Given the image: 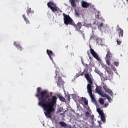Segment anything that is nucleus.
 <instances>
[{
    "label": "nucleus",
    "instance_id": "f257e3e1",
    "mask_svg": "<svg viewBox=\"0 0 128 128\" xmlns=\"http://www.w3.org/2000/svg\"><path fill=\"white\" fill-rule=\"evenodd\" d=\"M42 88L38 87L37 88V94H36V96L38 98L39 100L38 106L43 108L44 112V114L48 118H52V112H56L54 106H56V102L58 100V98L55 96H52V92H50V93L48 91L44 90L42 92ZM50 96L52 98H50Z\"/></svg>",
    "mask_w": 128,
    "mask_h": 128
},
{
    "label": "nucleus",
    "instance_id": "f03ea898",
    "mask_svg": "<svg viewBox=\"0 0 128 128\" xmlns=\"http://www.w3.org/2000/svg\"><path fill=\"white\" fill-rule=\"evenodd\" d=\"M62 16H64V24H66V26H68V24H70L71 26H72L74 24V20L72 19L70 16L64 13L62 14Z\"/></svg>",
    "mask_w": 128,
    "mask_h": 128
},
{
    "label": "nucleus",
    "instance_id": "7ed1b4c3",
    "mask_svg": "<svg viewBox=\"0 0 128 128\" xmlns=\"http://www.w3.org/2000/svg\"><path fill=\"white\" fill-rule=\"evenodd\" d=\"M55 74L56 75L54 76V78L56 79H57V80H56L57 86H58L59 88H62V77L60 76L58 70H56L55 72Z\"/></svg>",
    "mask_w": 128,
    "mask_h": 128
},
{
    "label": "nucleus",
    "instance_id": "20e7f679",
    "mask_svg": "<svg viewBox=\"0 0 128 128\" xmlns=\"http://www.w3.org/2000/svg\"><path fill=\"white\" fill-rule=\"evenodd\" d=\"M107 54H106V62L108 66H110V58H112V54L110 52V49H107Z\"/></svg>",
    "mask_w": 128,
    "mask_h": 128
},
{
    "label": "nucleus",
    "instance_id": "39448f33",
    "mask_svg": "<svg viewBox=\"0 0 128 128\" xmlns=\"http://www.w3.org/2000/svg\"><path fill=\"white\" fill-rule=\"evenodd\" d=\"M47 6L48 8L51 9V10L52 12H58V6H56V4L52 2H50L47 4Z\"/></svg>",
    "mask_w": 128,
    "mask_h": 128
},
{
    "label": "nucleus",
    "instance_id": "423d86ee",
    "mask_svg": "<svg viewBox=\"0 0 128 128\" xmlns=\"http://www.w3.org/2000/svg\"><path fill=\"white\" fill-rule=\"evenodd\" d=\"M84 78H86V80L89 82V84H88L87 88H91L92 84V78L90 76V74H84Z\"/></svg>",
    "mask_w": 128,
    "mask_h": 128
},
{
    "label": "nucleus",
    "instance_id": "0eeeda50",
    "mask_svg": "<svg viewBox=\"0 0 128 128\" xmlns=\"http://www.w3.org/2000/svg\"><path fill=\"white\" fill-rule=\"evenodd\" d=\"M87 90L90 96L92 102H95V104H96V98H94V94H92V88H88Z\"/></svg>",
    "mask_w": 128,
    "mask_h": 128
},
{
    "label": "nucleus",
    "instance_id": "6e6552de",
    "mask_svg": "<svg viewBox=\"0 0 128 128\" xmlns=\"http://www.w3.org/2000/svg\"><path fill=\"white\" fill-rule=\"evenodd\" d=\"M90 54H92V56L94 58L97 60L100 61L102 60L100 59V58L98 56V54L96 53V52H94V50L92 49V48H90Z\"/></svg>",
    "mask_w": 128,
    "mask_h": 128
},
{
    "label": "nucleus",
    "instance_id": "1a4fd4ad",
    "mask_svg": "<svg viewBox=\"0 0 128 128\" xmlns=\"http://www.w3.org/2000/svg\"><path fill=\"white\" fill-rule=\"evenodd\" d=\"M72 26L75 28L76 30H77L78 32H82V30H80V28H82V22H78L77 24H76L74 22Z\"/></svg>",
    "mask_w": 128,
    "mask_h": 128
},
{
    "label": "nucleus",
    "instance_id": "9d476101",
    "mask_svg": "<svg viewBox=\"0 0 128 128\" xmlns=\"http://www.w3.org/2000/svg\"><path fill=\"white\" fill-rule=\"evenodd\" d=\"M46 52H47L50 60H52V62H53L52 58H54V56H56V54H54V52H52V51L51 50H47Z\"/></svg>",
    "mask_w": 128,
    "mask_h": 128
},
{
    "label": "nucleus",
    "instance_id": "9b49d317",
    "mask_svg": "<svg viewBox=\"0 0 128 128\" xmlns=\"http://www.w3.org/2000/svg\"><path fill=\"white\" fill-rule=\"evenodd\" d=\"M103 88H104V90L106 92H108V94H110V96H114V92H112V90H110L108 88V86H106V85H104Z\"/></svg>",
    "mask_w": 128,
    "mask_h": 128
},
{
    "label": "nucleus",
    "instance_id": "f8f14e48",
    "mask_svg": "<svg viewBox=\"0 0 128 128\" xmlns=\"http://www.w3.org/2000/svg\"><path fill=\"white\" fill-rule=\"evenodd\" d=\"M81 4L84 8H88L90 6V3L84 0L82 2Z\"/></svg>",
    "mask_w": 128,
    "mask_h": 128
},
{
    "label": "nucleus",
    "instance_id": "ddd939ff",
    "mask_svg": "<svg viewBox=\"0 0 128 128\" xmlns=\"http://www.w3.org/2000/svg\"><path fill=\"white\" fill-rule=\"evenodd\" d=\"M26 12L28 16H30L32 14H34V10H32L31 8H28L26 10Z\"/></svg>",
    "mask_w": 128,
    "mask_h": 128
},
{
    "label": "nucleus",
    "instance_id": "4468645a",
    "mask_svg": "<svg viewBox=\"0 0 128 128\" xmlns=\"http://www.w3.org/2000/svg\"><path fill=\"white\" fill-rule=\"evenodd\" d=\"M96 91L98 94H100V96H102L104 94L100 87H96Z\"/></svg>",
    "mask_w": 128,
    "mask_h": 128
},
{
    "label": "nucleus",
    "instance_id": "2eb2a0df",
    "mask_svg": "<svg viewBox=\"0 0 128 128\" xmlns=\"http://www.w3.org/2000/svg\"><path fill=\"white\" fill-rule=\"evenodd\" d=\"M117 32H118V35L119 36V38H122V36H124V30H122V29L120 28L117 30Z\"/></svg>",
    "mask_w": 128,
    "mask_h": 128
},
{
    "label": "nucleus",
    "instance_id": "dca6fc26",
    "mask_svg": "<svg viewBox=\"0 0 128 128\" xmlns=\"http://www.w3.org/2000/svg\"><path fill=\"white\" fill-rule=\"evenodd\" d=\"M14 44L17 48H20V50H24V48L20 46V44L16 43V42H14Z\"/></svg>",
    "mask_w": 128,
    "mask_h": 128
},
{
    "label": "nucleus",
    "instance_id": "f3484780",
    "mask_svg": "<svg viewBox=\"0 0 128 128\" xmlns=\"http://www.w3.org/2000/svg\"><path fill=\"white\" fill-rule=\"evenodd\" d=\"M102 98H106L107 100H108L109 102H112V98H110V96H108V94H104V95H103L102 96Z\"/></svg>",
    "mask_w": 128,
    "mask_h": 128
},
{
    "label": "nucleus",
    "instance_id": "a211bd4d",
    "mask_svg": "<svg viewBox=\"0 0 128 128\" xmlns=\"http://www.w3.org/2000/svg\"><path fill=\"white\" fill-rule=\"evenodd\" d=\"M22 18H24V20H25L27 24H30V20H28V18H26V14H23Z\"/></svg>",
    "mask_w": 128,
    "mask_h": 128
},
{
    "label": "nucleus",
    "instance_id": "6ab92c4d",
    "mask_svg": "<svg viewBox=\"0 0 128 128\" xmlns=\"http://www.w3.org/2000/svg\"><path fill=\"white\" fill-rule=\"evenodd\" d=\"M69 2L71 4V6L76 8V0H69Z\"/></svg>",
    "mask_w": 128,
    "mask_h": 128
},
{
    "label": "nucleus",
    "instance_id": "aec40b11",
    "mask_svg": "<svg viewBox=\"0 0 128 128\" xmlns=\"http://www.w3.org/2000/svg\"><path fill=\"white\" fill-rule=\"evenodd\" d=\"M58 97L60 100L61 102H66V98L64 96H62V95H58Z\"/></svg>",
    "mask_w": 128,
    "mask_h": 128
},
{
    "label": "nucleus",
    "instance_id": "412c9836",
    "mask_svg": "<svg viewBox=\"0 0 128 128\" xmlns=\"http://www.w3.org/2000/svg\"><path fill=\"white\" fill-rule=\"evenodd\" d=\"M105 70L106 72H107L108 74H112V70H110V67L108 66L105 67Z\"/></svg>",
    "mask_w": 128,
    "mask_h": 128
},
{
    "label": "nucleus",
    "instance_id": "4be33fe9",
    "mask_svg": "<svg viewBox=\"0 0 128 128\" xmlns=\"http://www.w3.org/2000/svg\"><path fill=\"white\" fill-rule=\"evenodd\" d=\"M82 102H84V104H86V106H88V100H86V98L82 97Z\"/></svg>",
    "mask_w": 128,
    "mask_h": 128
},
{
    "label": "nucleus",
    "instance_id": "5701e85b",
    "mask_svg": "<svg viewBox=\"0 0 128 128\" xmlns=\"http://www.w3.org/2000/svg\"><path fill=\"white\" fill-rule=\"evenodd\" d=\"M100 118L102 122H106V116H104V114H101Z\"/></svg>",
    "mask_w": 128,
    "mask_h": 128
},
{
    "label": "nucleus",
    "instance_id": "b1692460",
    "mask_svg": "<svg viewBox=\"0 0 128 128\" xmlns=\"http://www.w3.org/2000/svg\"><path fill=\"white\" fill-rule=\"evenodd\" d=\"M60 124L62 126H63L64 128H66L68 124H66L64 122H60Z\"/></svg>",
    "mask_w": 128,
    "mask_h": 128
},
{
    "label": "nucleus",
    "instance_id": "393cba45",
    "mask_svg": "<svg viewBox=\"0 0 128 128\" xmlns=\"http://www.w3.org/2000/svg\"><path fill=\"white\" fill-rule=\"evenodd\" d=\"M96 26H98V28L100 30L102 31V28H102V26H104V23L102 22L101 24H97Z\"/></svg>",
    "mask_w": 128,
    "mask_h": 128
},
{
    "label": "nucleus",
    "instance_id": "a878e982",
    "mask_svg": "<svg viewBox=\"0 0 128 128\" xmlns=\"http://www.w3.org/2000/svg\"><path fill=\"white\" fill-rule=\"evenodd\" d=\"M102 78H104V80H110V76H106V78L102 77Z\"/></svg>",
    "mask_w": 128,
    "mask_h": 128
},
{
    "label": "nucleus",
    "instance_id": "bb28decb",
    "mask_svg": "<svg viewBox=\"0 0 128 128\" xmlns=\"http://www.w3.org/2000/svg\"><path fill=\"white\" fill-rule=\"evenodd\" d=\"M82 64L86 68H88V64H84V61L82 60Z\"/></svg>",
    "mask_w": 128,
    "mask_h": 128
},
{
    "label": "nucleus",
    "instance_id": "cd10ccee",
    "mask_svg": "<svg viewBox=\"0 0 128 128\" xmlns=\"http://www.w3.org/2000/svg\"><path fill=\"white\" fill-rule=\"evenodd\" d=\"M99 102L100 104H104V100L102 98H100Z\"/></svg>",
    "mask_w": 128,
    "mask_h": 128
},
{
    "label": "nucleus",
    "instance_id": "c85d7f7f",
    "mask_svg": "<svg viewBox=\"0 0 128 128\" xmlns=\"http://www.w3.org/2000/svg\"><path fill=\"white\" fill-rule=\"evenodd\" d=\"M97 112L100 115L102 114H104V112H102V110H100V108H97Z\"/></svg>",
    "mask_w": 128,
    "mask_h": 128
},
{
    "label": "nucleus",
    "instance_id": "c756f323",
    "mask_svg": "<svg viewBox=\"0 0 128 128\" xmlns=\"http://www.w3.org/2000/svg\"><path fill=\"white\" fill-rule=\"evenodd\" d=\"M85 116H86V118H90V112H86L85 113Z\"/></svg>",
    "mask_w": 128,
    "mask_h": 128
},
{
    "label": "nucleus",
    "instance_id": "7c9ffc66",
    "mask_svg": "<svg viewBox=\"0 0 128 128\" xmlns=\"http://www.w3.org/2000/svg\"><path fill=\"white\" fill-rule=\"evenodd\" d=\"M116 42H117V44H118V46H120V44H122V41L119 40L118 39H117Z\"/></svg>",
    "mask_w": 128,
    "mask_h": 128
},
{
    "label": "nucleus",
    "instance_id": "2f4dec72",
    "mask_svg": "<svg viewBox=\"0 0 128 128\" xmlns=\"http://www.w3.org/2000/svg\"><path fill=\"white\" fill-rule=\"evenodd\" d=\"M114 64L116 66H118L120 65V62H114Z\"/></svg>",
    "mask_w": 128,
    "mask_h": 128
},
{
    "label": "nucleus",
    "instance_id": "473e14b6",
    "mask_svg": "<svg viewBox=\"0 0 128 128\" xmlns=\"http://www.w3.org/2000/svg\"><path fill=\"white\" fill-rule=\"evenodd\" d=\"M96 18H98V20H97V22H98V20H100V14H98L97 15H96Z\"/></svg>",
    "mask_w": 128,
    "mask_h": 128
},
{
    "label": "nucleus",
    "instance_id": "72a5a7b5",
    "mask_svg": "<svg viewBox=\"0 0 128 128\" xmlns=\"http://www.w3.org/2000/svg\"><path fill=\"white\" fill-rule=\"evenodd\" d=\"M66 98H67V100H70V96L68 95L66 96Z\"/></svg>",
    "mask_w": 128,
    "mask_h": 128
},
{
    "label": "nucleus",
    "instance_id": "f704fd0d",
    "mask_svg": "<svg viewBox=\"0 0 128 128\" xmlns=\"http://www.w3.org/2000/svg\"><path fill=\"white\" fill-rule=\"evenodd\" d=\"M94 115H90V118H91V120H94Z\"/></svg>",
    "mask_w": 128,
    "mask_h": 128
},
{
    "label": "nucleus",
    "instance_id": "c9c22d12",
    "mask_svg": "<svg viewBox=\"0 0 128 128\" xmlns=\"http://www.w3.org/2000/svg\"><path fill=\"white\" fill-rule=\"evenodd\" d=\"M66 128H74L72 126L70 125H67V126H66Z\"/></svg>",
    "mask_w": 128,
    "mask_h": 128
},
{
    "label": "nucleus",
    "instance_id": "e433bc0d",
    "mask_svg": "<svg viewBox=\"0 0 128 128\" xmlns=\"http://www.w3.org/2000/svg\"><path fill=\"white\" fill-rule=\"evenodd\" d=\"M74 56V53H69V56L70 57H72Z\"/></svg>",
    "mask_w": 128,
    "mask_h": 128
},
{
    "label": "nucleus",
    "instance_id": "4c0bfd02",
    "mask_svg": "<svg viewBox=\"0 0 128 128\" xmlns=\"http://www.w3.org/2000/svg\"><path fill=\"white\" fill-rule=\"evenodd\" d=\"M82 34V36H83L84 38H85V37H84V33H82V32H80Z\"/></svg>",
    "mask_w": 128,
    "mask_h": 128
},
{
    "label": "nucleus",
    "instance_id": "58836bf2",
    "mask_svg": "<svg viewBox=\"0 0 128 128\" xmlns=\"http://www.w3.org/2000/svg\"><path fill=\"white\" fill-rule=\"evenodd\" d=\"M108 104H104V108H108Z\"/></svg>",
    "mask_w": 128,
    "mask_h": 128
},
{
    "label": "nucleus",
    "instance_id": "ea45409f",
    "mask_svg": "<svg viewBox=\"0 0 128 128\" xmlns=\"http://www.w3.org/2000/svg\"><path fill=\"white\" fill-rule=\"evenodd\" d=\"M98 122L100 126H101V124H102V123L100 122V121H98Z\"/></svg>",
    "mask_w": 128,
    "mask_h": 128
},
{
    "label": "nucleus",
    "instance_id": "a19ab883",
    "mask_svg": "<svg viewBox=\"0 0 128 128\" xmlns=\"http://www.w3.org/2000/svg\"><path fill=\"white\" fill-rule=\"evenodd\" d=\"M76 16H80V14L78 12H76Z\"/></svg>",
    "mask_w": 128,
    "mask_h": 128
},
{
    "label": "nucleus",
    "instance_id": "79ce46f5",
    "mask_svg": "<svg viewBox=\"0 0 128 128\" xmlns=\"http://www.w3.org/2000/svg\"><path fill=\"white\" fill-rule=\"evenodd\" d=\"M104 76V74H102V73H100V76Z\"/></svg>",
    "mask_w": 128,
    "mask_h": 128
},
{
    "label": "nucleus",
    "instance_id": "37998d69",
    "mask_svg": "<svg viewBox=\"0 0 128 128\" xmlns=\"http://www.w3.org/2000/svg\"><path fill=\"white\" fill-rule=\"evenodd\" d=\"M79 76H80L78 75V74L76 75V78H78Z\"/></svg>",
    "mask_w": 128,
    "mask_h": 128
},
{
    "label": "nucleus",
    "instance_id": "c03bdc74",
    "mask_svg": "<svg viewBox=\"0 0 128 128\" xmlns=\"http://www.w3.org/2000/svg\"><path fill=\"white\" fill-rule=\"evenodd\" d=\"M102 22H104V19L103 18H102Z\"/></svg>",
    "mask_w": 128,
    "mask_h": 128
},
{
    "label": "nucleus",
    "instance_id": "a18cd8bd",
    "mask_svg": "<svg viewBox=\"0 0 128 128\" xmlns=\"http://www.w3.org/2000/svg\"><path fill=\"white\" fill-rule=\"evenodd\" d=\"M120 6H121V8H122V5L121 4H119Z\"/></svg>",
    "mask_w": 128,
    "mask_h": 128
},
{
    "label": "nucleus",
    "instance_id": "49530a36",
    "mask_svg": "<svg viewBox=\"0 0 128 128\" xmlns=\"http://www.w3.org/2000/svg\"><path fill=\"white\" fill-rule=\"evenodd\" d=\"M120 28V26L117 25V28Z\"/></svg>",
    "mask_w": 128,
    "mask_h": 128
},
{
    "label": "nucleus",
    "instance_id": "de8ad7c7",
    "mask_svg": "<svg viewBox=\"0 0 128 128\" xmlns=\"http://www.w3.org/2000/svg\"><path fill=\"white\" fill-rule=\"evenodd\" d=\"M89 66H90V62Z\"/></svg>",
    "mask_w": 128,
    "mask_h": 128
},
{
    "label": "nucleus",
    "instance_id": "09e8293b",
    "mask_svg": "<svg viewBox=\"0 0 128 128\" xmlns=\"http://www.w3.org/2000/svg\"><path fill=\"white\" fill-rule=\"evenodd\" d=\"M62 114H64V113H62V114H62Z\"/></svg>",
    "mask_w": 128,
    "mask_h": 128
}]
</instances>
